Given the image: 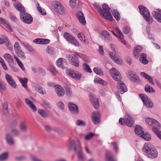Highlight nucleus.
Segmentation results:
<instances>
[{
    "mask_svg": "<svg viewBox=\"0 0 161 161\" xmlns=\"http://www.w3.org/2000/svg\"><path fill=\"white\" fill-rule=\"evenodd\" d=\"M94 8L96 9L99 12L100 15L103 18L110 21H112L113 17L111 15L109 10L110 8L106 4L102 6L103 9L99 7L98 5L96 3L93 4Z\"/></svg>",
    "mask_w": 161,
    "mask_h": 161,
    "instance_id": "f257e3e1",
    "label": "nucleus"
},
{
    "mask_svg": "<svg viewBox=\"0 0 161 161\" xmlns=\"http://www.w3.org/2000/svg\"><path fill=\"white\" fill-rule=\"evenodd\" d=\"M138 8L140 13L146 21L149 23H152L153 20L150 16V13L147 8L142 5H139Z\"/></svg>",
    "mask_w": 161,
    "mask_h": 161,
    "instance_id": "f03ea898",
    "label": "nucleus"
},
{
    "mask_svg": "<svg viewBox=\"0 0 161 161\" xmlns=\"http://www.w3.org/2000/svg\"><path fill=\"white\" fill-rule=\"evenodd\" d=\"M80 56L77 54H69L66 55V58L70 63L73 66L78 67L79 66L80 61L79 58Z\"/></svg>",
    "mask_w": 161,
    "mask_h": 161,
    "instance_id": "7ed1b4c3",
    "label": "nucleus"
},
{
    "mask_svg": "<svg viewBox=\"0 0 161 161\" xmlns=\"http://www.w3.org/2000/svg\"><path fill=\"white\" fill-rule=\"evenodd\" d=\"M110 47L112 51H111L109 52V55L110 57L117 64H121L122 63V60L121 58H118L116 56L117 55V51L115 49V46L113 44H110Z\"/></svg>",
    "mask_w": 161,
    "mask_h": 161,
    "instance_id": "20e7f679",
    "label": "nucleus"
},
{
    "mask_svg": "<svg viewBox=\"0 0 161 161\" xmlns=\"http://www.w3.org/2000/svg\"><path fill=\"white\" fill-rule=\"evenodd\" d=\"M20 18L21 20L24 23L29 24L32 22V17L30 14L26 13L25 12L20 14Z\"/></svg>",
    "mask_w": 161,
    "mask_h": 161,
    "instance_id": "39448f33",
    "label": "nucleus"
},
{
    "mask_svg": "<svg viewBox=\"0 0 161 161\" xmlns=\"http://www.w3.org/2000/svg\"><path fill=\"white\" fill-rule=\"evenodd\" d=\"M139 96L146 107L149 108L153 107V102L150 99H148L147 96L144 94H140Z\"/></svg>",
    "mask_w": 161,
    "mask_h": 161,
    "instance_id": "423d86ee",
    "label": "nucleus"
},
{
    "mask_svg": "<svg viewBox=\"0 0 161 161\" xmlns=\"http://www.w3.org/2000/svg\"><path fill=\"white\" fill-rule=\"evenodd\" d=\"M54 7L55 11L59 14L63 15L65 14V9L60 2L57 1L55 2L54 4Z\"/></svg>",
    "mask_w": 161,
    "mask_h": 161,
    "instance_id": "0eeeda50",
    "label": "nucleus"
},
{
    "mask_svg": "<svg viewBox=\"0 0 161 161\" xmlns=\"http://www.w3.org/2000/svg\"><path fill=\"white\" fill-rule=\"evenodd\" d=\"M134 119L132 115L128 113H125L124 118V123L127 126L131 127L134 125Z\"/></svg>",
    "mask_w": 161,
    "mask_h": 161,
    "instance_id": "6e6552de",
    "label": "nucleus"
},
{
    "mask_svg": "<svg viewBox=\"0 0 161 161\" xmlns=\"http://www.w3.org/2000/svg\"><path fill=\"white\" fill-rule=\"evenodd\" d=\"M109 72L110 75L114 80L118 81L121 80V74L116 69L113 68L110 70Z\"/></svg>",
    "mask_w": 161,
    "mask_h": 161,
    "instance_id": "1a4fd4ad",
    "label": "nucleus"
},
{
    "mask_svg": "<svg viewBox=\"0 0 161 161\" xmlns=\"http://www.w3.org/2000/svg\"><path fill=\"white\" fill-rule=\"evenodd\" d=\"M66 73L69 76L77 80L80 79L82 77L81 74L78 71H73L67 69L66 71Z\"/></svg>",
    "mask_w": 161,
    "mask_h": 161,
    "instance_id": "9d476101",
    "label": "nucleus"
},
{
    "mask_svg": "<svg viewBox=\"0 0 161 161\" xmlns=\"http://www.w3.org/2000/svg\"><path fill=\"white\" fill-rule=\"evenodd\" d=\"M68 147V149L70 150L80 151L81 150L80 145V144L76 145L75 141L73 140H70Z\"/></svg>",
    "mask_w": 161,
    "mask_h": 161,
    "instance_id": "9b49d317",
    "label": "nucleus"
},
{
    "mask_svg": "<svg viewBox=\"0 0 161 161\" xmlns=\"http://www.w3.org/2000/svg\"><path fill=\"white\" fill-rule=\"evenodd\" d=\"M100 114L98 112H93L91 118L92 122L96 125L99 124L100 121Z\"/></svg>",
    "mask_w": 161,
    "mask_h": 161,
    "instance_id": "f8f14e48",
    "label": "nucleus"
},
{
    "mask_svg": "<svg viewBox=\"0 0 161 161\" xmlns=\"http://www.w3.org/2000/svg\"><path fill=\"white\" fill-rule=\"evenodd\" d=\"M117 87L119 92L121 94H123L127 90V87L125 84L121 80L118 82Z\"/></svg>",
    "mask_w": 161,
    "mask_h": 161,
    "instance_id": "ddd939ff",
    "label": "nucleus"
},
{
    "mask_svg": "<svg viewBox=\"0 0 161 161\" xmlns=\"http://www.w3.org/2000/svg\"><path fill=\"white\" fill-rule=\"evenodd\" d=\"M146 122L149 125H152L154 127L158 128H160V123L156 120L151 118H147L145 119Z\"/></svg>",
    "mask_w": 161,
    "mask_h": 161,
    "instance_id": "4468645a",
    "label": "nucleus"
},
{
    "mask_svg": "<svg viewBox=\"0 0 161 161\" xmlns=\"http://www.w3.org/2000/svg\"><path fill=\"white\" fill-rule=\"evenodd\" d=\"M90 100L95 109H97L99 108L100 105L98 99L96 98L94 95H90Z\"/></svg>",
    "mask_w": 161,
    "mask_h": 161,
    "instance_id": "2eb2a0df",
    "label": "nucleus"
},
{
    "mask_svg": "<svg viewBox=\"0 0 161 161\" xmlns=\"http://www.w3.org/2000/svg\"><path fill=\"white\" fill-rule=\"evenodd\" d=\"M128 77L129 79L134 82L137 83L140 81L138 76L132 71L128 72Z\"/></svg>",
    "mask_w": 161,
    "mask_h": 161,
    "instance_id": "dca6fc26",
    "label": "nucleus"
},
{
    "mask_svg": "<svg viewBox=\"0 0 161 161\" xmlns=\"http://www.w3.org/2000/svg\"><path fill=\"white\" fill-rule=\"evenodd\" d=\"M5 78L7 82L12 87L14 88H16V84L13 79L10 75L6 74L5 75Z\"/></svg>",
    "mask_w": 161,
    "mask_h": 161,
    "instance_id": "f3484780",
    "label": "nucleus"
},
{
    "mask_svg": "<svg viewBox=\"0 0 161 161\" xmlns=\"http://www.w3.org/2000/svg\"><path fill=\"white\" fill-rule=\"evenodd\" d=\"M55 90L57 95L59 97L63 96L64 95V91L63 88L59 85L54 86Z\"/></svg>",
    "mask_w": 161,
    "mask_h": 161,
    "instance_id": "a211bd4d",
    "label": "nucleus"
},
{
    "mask_svg": "<svg viewBox=\"0 0 161 161\" xmlns=\"http://www.w3.org/2000/svg\"><path fill=\"white\" fill-rule=\"evenodd\" d=\"M152 14L154 18L159 22L161 23V10L157 9L156 11H154Z\"/></svg>",
    "mask_w": 161,
    "mask_h": 161,
    "instance_id": "6ab92c4d",
    "label": "nucleus"
},
{
    "mask_svg": "<svg viewBox=\"0 0 161 161\" xmlns=\"http://www.w3.org/2000/svg\"><path fill=\"white\" fill-rule=\"evenodd\" d=\"M68 107L69 110L74 114H77L79 113L78 106L75 104L70 103L68 104Z\"/></svg>",
    "mask_w": 161,
    "mask_h": 161,
    "instance_id": "aec40b11",
    "label": "nucleus"
},
{
    "mask_svg": "<svg viewBox=\"0 0 161 161\" xmlns=\"http://www.w3.org/2000/svg\"><path fill=\"white\" fill-rule=\"evenodd\" d=\"M100 37L103 40L110 41L112 39V37L110 34L106 31H103L100 34Z\"/></svg>",
    "mask_w": 161,
    "mask_h": 161,
    "instance_id": "412c9836",
    "label": "nucleus"
},
{
    "mask_svg": "<svg viewBox=\"0 0 161 161\" xmlns=\"http://www.w3.org/2000/svg\"><path fill=\"white\" fill-rule=\"evenodd\" d=\"M76 16L80 23L83 25L86 24L85 17L83 13L80 11H78L77 13Z\"/></svg>",
    "mask_w": 161,
    "mask_h": 161,
    "instance_id": "4be33fe9",
    "label": "nucleus"
},
{
    "mask_svg": "<svg viewBox=\"0 0 161 161\" xmlns=\"http://www.w3.org/2000/svg\"><path fill=\"white\" fill-rule=\"evenodd\" d=\"M33 42L36 44H46L50 42V40L48 39L37 38L33 41Z\"/></svg>",
    "mask_w": 161,
    "mask_h": 161,
    "instance_id": "5701e85b",
    "label": "nucleus"
},
{
    "mask_svg": "<svg viewBox=\"0 0 161 161\" xmlns=\"http://www.w3.org/2000/svg\"><path fill=\"white\" fill-rule=\"evenodd\" d=\"M3 57L5 60L8 63L9 66H11V64H14V60L13 57L9 54L8 53L4 54L3 55Z\"/></svg>",
    "mask_w": 161,
    "mask_h": 161,
    "instance_id": "b1692460",
    "label": "nucleus"
},
{
    "mask_svg": "<svg viewBox=\"0 0 161 161\" xmlns=\"http://www.w3.org/2000/svg\"><path fill=\"white\" fill-rule=\"evenodd\" d=\"M105 161H117L115 157L110 152H107L105 153Z\"/></svg>",
    "mask_w": 161,
    "mask_h": 161,
    "instance_id": "393cba45",
    "label": "nucleus"
},
{
    "mask_svg": "<svg viewBox=\"0 0 161 161\" xmlns=\"http://www.w3.org/2000/svg\"><path fill=\"white\" fill-rule=\"evenodd\" d=\"M25 101L26 104L31 108L33 112H35L36 111L37 108L32 101L27 98H25Z\"/></svg>",
    "mask_w": 161,
    "mask_h": 161,
    "instance_id": "a878e982",
    "label": "nucleus"
},
{
    "mask_svg": "<svg viewBox=\"0 0 161 161\" xmlns=\"http://www.w3.org/2000/svg\"><path fill=\"white\" fill-rule=\"evenodd\" d=\"M35 90L38 92L42 95L46 94V92L41 86L38 84L35 85L34 86Z\"/></svg>",
    "mask_w": 161,
    "mask_h": 161,
    "instance_id": "bb28decb",
    "label": "nucleus"
},
{
    "mask_svg": "<svg viewBox=\"0 0 161 161\" xmlns=\"http://www.w3.org/2000/svg\"><path fill=\"white\" fill-rule=\"evenodd\" d=\"M142 50V47L140 46H138L135 47L133 50V55L134 57L137 58L139 56V52Z\"/></svg>",
    "mask_w": 161,
    "mask_h": 161,
    "instance_id": "cd10ccee",
    "label": "nucleus"
},
{
    "mask_svg": "<svg viewBox=\"0 0 161 161\" xmlns=\"http://www.w3.org/2000/svg\"><path fill=\"white\" fill-rule=\"evenodd\" d=\"M155 149L153 146L150 143L145 144L142 148L143 151H154Z\"/></svg>",
    "mask_w": 161,
    "mask_h": 161,
    "instance_id": "c85d7f7f",
    "label": "nucleus"
},
{
    "mask_svg": "<svg viewBox=\"0 0 161 161\" xmlns=\"http://www.w3.org/2000/svg\"><path fill=\"white\" fill-rule=\"evenodd\" d=\"M15 8L20 12V14L25 12L24 7L21 4L19 3L16 2L14 4Z\"/></svg>",
    "mask_w": 161,
    "mask_h": 161,
    "instance_id": "c756f323",
    "label": "nucleus"
},
{
    "mask_svg": "<svg viewBox=\"0 0 161 161\" xmlns=\"http://www.w3.org/2000/svg\"><path fill=\"white\" fill-rule=\"evenodd\" d=\"M143 154L147 156L148 158H156L158 153L157 152H143Z\"/></svg>",
    "mask_w": 161,
    "mask_h": 161,
    "instance_id": "7c9ffc66",
    "label": "nucleus"
},
{
    "mask_svg": "<svg viewBox=\"0 0 161 161\" xmlns=\"http://www.w3.org/2000/svg\"><path fill=\"white\" fill-rule=\"evenodd\" d=\"M135 131L136 134L140 137L142 136V134L144 132L142 127L139 125L136 126Z\"/></svg>",
    "mask_w": 161,
    "mask_h": 161,
    "instance_id": "2f4dec72",
    "label": "nucleus"
},
{
    "mask_svg": "<svg viewBox=\"0 0 161 161\" xmlns=\"http://www.w3.org/2000/svg\"><path fill=\"white\" fill-rule=\"evenodd\" d=\"M6 139L7 143L10 145H13L14 144V142L12 136L9 134H7L6 135Z\"/></svg>",
    "mask_w": 161,
    "mask_h": 161,
    "instance_id": "473e14b6",
    "label": "nucleus"
},
{
    "mask_svg": "<svg viewBox=\"0 0 161 161\" xmlns=\"http://www.w3.org/2000/svg\"><path fill=\"white\" fill-rule=\"evenodd\" d=\"M141 75L142 76L145 77L146 79H147L153 85H154L153 79L150 76L143 72H141Z\"/></svg>",
    "mask_w": 161,
    "mask_h": 161,
    "instance_id": "72a5a7b5",
    "label": "nucleus"
},
{
    "mask_svg": "<svg viewBox=\"0 0 161 161\" xmlns=\"http://www.w3.org/2000/svg\"><path fill=\"white\" fill-rule=\"evenodd\" d=\"M65 62V59L62 58H59L56 61V64L59 67L63 68L64 64Z\"/></svg>",
    "mask_w": 161,
    "mask_h": 161,
    "instance_id": "f704fd0d",
    "label": "nucleus"
},
{
    "mask_svg": "<svg viewBox=\"0 0 161 161\" xmlns=\"http://www.w3.org/2000/svg\"><path fill=\"white\" fill-rule=\"evenodd\" d=\"M20 129L21 132L26 133L28 130V125L24 122H21L20 125Z\"/></svg>",
    "mask_w": 161,
    "mask_h": 161,
    "instance_id": "c9c22d12",
    "label": "nucleus"
},
{
    "mask_svg": "<svg viewBox=\"0 0 161 161\" xmlns=\"http://www.w3.org/2000/svg\"><path fill=\"white\" fill-rule=\"evenodd\" d=\"M141 58L139 60L140 62L144 64H147L148 63L147 60L146 59L147 55L144 53H142L140 54Z\"/></svg>",
    "mask_w": 161,
    "mask_h": 161,
    "instance_id": "e433bc0d",
    "label": "nucleus"
},
{
    "mask_svg": "<svg viewBox=\"0 0 161 161\" xmlns=\"http://www.w3.org/2000/svg\"><path fill=\"white\" fill-rule=\"evenodd\" d=\"M18 80L19 82L21 83L22 86L25 88H27V82L28 81V79L27 78H21L20 77H18Z\"/></svg>",
    "mask_w": 161,
    "mask_h": 161,
    "instance_id": "4c0bfd02",
    "label": "nucleus"
},
{
    "mask_svg": "<svg viewBox=\"0 0 161 161\" xmlns=\"http://www.w3.org/2000/svg\"><path fill=\"white\" fill-rule=\"evenodd\" d=\"M38 113L41 116L44 118H47L49 116L46 111L42 109H39L38 110Z\"/></svg>",
    "mask_w": 161,
    "mask_h": 161,
    "instance_id": "58836bf2",
    "label": "nucleus"
},
{
    "mask_svg": "<svg viewBox=\"0 0 161 161\" xmlns=\"http://www.w3.org/2000/svg\"><path fill=\"white\" fill-rule=\"evenodd\" d=\"M17 56L22 60H25L26 58L25 53L21 50L15 53Z\"/></svg>",
    "mask_w": 161,
    "mask_h": 161,
    "instance_id": "ea45409f",
    "label": "nucleus"
},
{
    "mask_svg": "<svg viewBox=\"0 0 161 161\" xmlns=\"http://www.w3.org/2000/svg\"><path fill=\"white\" fill-rule=\"evenodd\" d=\"M64 37L66 41L69 42L74 37L71 34L67 32H65L64 34Z\"/></svg>",
    "mask_w": 161,
    "mask_h": 161,
    "instance_id": "a19ab883",
    "label": "nucleus"
},
{
    "mask_svg": "<svg viewBox=\"0 0 161 161\" xmlns=\"http://www.w3.org/2000/svg\"><path fill=\"white\" fill-rule=\"evenodd\" d=\"M22 44L23 46L25 48L27 49L30 52L33 53L34 52V49L28 44L25 43H23Z\"/></svg>",
    "mask_w": 161,
    "mask_h": 161,
    "instance_id": "79ce46f5",
    "label": "nucleus"
},
{
    "mask_svg": "<svg viewBox=\"0 0 161 161\" xmlns=\"http://www.w3.org/2000/svg\"><path fill=\"white\" fill-rule=\"evenodd\" d=\"M65 93L66 95L68 97H71L73 96V93L71 88L68 86L65 88Z\"/></svg>",
    "mask_w": 161,
    "mask_h": 161,
    "instance_id": "37998d69",
    "label": "nucleus"
},
{
    "mask_svg": "<svg viewBox=\"0 0 161 161\" xmlns=\"http://www.w3.org/2000/svg\"><path fill=\"white\" fill-rule=\"evenodd\" d=\"M112 13L113 16L117 21L119 20L120 18V15L117 10H114L112 11Z\"/></svg>",
    "mask_w": 161,
    "mask_h": 161,
    "instance_id": "c03bdc74",
    "label": "nucleus"
},
{
    "mask_svg": "<svg viewBox=\"0 0 161 161\" xmlns=\"http://www.w3.org/2000/svg\"><path fill=\"white\" fill-rule=\"evenodd\" d=\"M94 82L96 83L102 84L103 85H106L107 84L106 81L99 78H95L94 80Z\"/></svg>",
    "mask_w": 161,
    "mask_h": 161,
    "instance_id": "a18cd8bd",
    "label": "nucleus"
},
{
    "mask_svg": "<svg viewBox=\"0 0 161 161\" xmlns=\"http://www.w3.org/2000/svg\"><path fill=\"white\" fill-rule=\"evenodd\" d=\"M94 72L100 76H103V73L101 69L98 68H95L93 69Z\"/></svg>",
    "mask_w": 161,
    "mask_h": 161,
    "instance_id": "49530a36",
    "label": "nucleus"
},
{
    "mask_svg": "<svg viewBox=\"0 0 161 161\" xmlns=\"http://www.w3.org/2000/svg\"><path fill=\"white\" fill-rule=\"evenodd\" d=\"M159 128L153 127V130L157 136L161 140V132L158 129Z\"/></svg>",
    "mask_w": 161,
    "mask_h": 161,
    "instance_id": "de8ad7c7",
    "label": "nucleus"
},
{
    "mask_svg": "<svg viewBox=\"0 0 161 161\" xmlns=\"http://www.w3.org/2000/svg\"><path fill=\"white\" fill-rule=\"evenodd\" d=\"M83 69L87 72L90 73L92 72V70L91 69L89 65L86 63H83Z\"/></svg>",
    "mask_w": 161,
    "mask_h": 161,
    "instance_id": "09e8293b",
    "label": "nucleus"
},
{
    "mask_svg": "<svg viewBox=\"0 0 161 161\" xmlns=\"http://www.w3.org/2000/svg\"><path fill=\"white\" fill-rule=\"evenodd\" d=\"M145 90L146 92L150 93L151 92H154L155 91L152 87L148 85H146L145 86Z\"/></svg>",
    "mask_w": 161,
    "mask_h": 161,
    "instance_id": "8fccbe9b",
    "label": "nucleus"
},
{
    "mask_svg": "<svg viewBox=\"0 0 161 161\" xmlns=\"http://www.w3.org/2000/svg\"><path fill=\"white\" fill-rule=\"evenodd\" d=\"M47 52L50 54H53L54 53V48L51 46H48L47 47Z\"/></svg>",
    "mask_w": 161,
    "mask_h": 161,
    "instance_id": "3c124183",
    "label": "nucleus"
},
{
    "mask_svg": "<svg viewBox=\"0 0 161 161\" xmlns=\"http://www.w3.org/2000/svg\"><path fill=\"white\" fill-rule=\"evenodd\" d=\"M8 153L7 152L4 153L0 155V161H3L7 159Z\"/></svg>",
    "mask_w": 161,
    "mask_h": 161,
    "instance_id": "603ef678",
    "label": "nucleus"
},
{
    "mask_svg": "<svg viewBox=\"0 0 161 161\" xmlns=\"http://www.w3.org/2000/svg\"><path fill=\"white\" fill-rule=\"evenodd\" d=\"M42 106L45 108H48L49 109L51 108V105L47 101L43 100L42 102Z\"/></svg>",
    "mask_w": 161,
    "mask_h": 161,
    "instance_id": "864d4df0",
    "label": "nucleus"
},
{
    "mask_svg": "<svg viewBox=\"0 0 161 161\" xmlns=\"http://www.w3.org/2000/svg\"><path fill=\"white\" fill-rule=\"evenodd\" d=\"M36 7L37 10L42 15H46V13L44 10H42L41 7L39 6V4L38 2H37Z\"/></svg>",
    "mask_w": 161,
    "mask_h": 161,
    "instance_id": "5fc2aeb1",
    "label": "nucleus"
},
{
    "mask_svg": "<svg viewBox=\"0 0 161 161\" xmlns=\"http://www.w3.org/2000/svg\"><path fill=\"white\" fill-rule=\"evenodd\" d=\"M69 42L77 47L79 46L80 45L78 41H77L74 37Z\"/></svg>",
    "mask_w": 161,
    "mask_h": 161,
    "instance_id": "6e6d98bb",
    "label": "nucleus"
},
{
    "mask_svg": "<svg viewBox=\"0 0 161 161\" xmlns=\"http://www.w3.org/2000/svg\"><path fill=\"white\" fill-rule=\"evenodd\" d=\"M14 49L15 53L21 49L19 43L18 42H16L14 45Z\"/></svg>",
    "mask_w": 161,
    "mask_h": 161,
    "instance_id": "4d7b16f0",
    "label": "nucleus"
},
{
    "mask_svg": "<svg viewBox=\"0 0 161 161\" xmlns=\"http://www.w3.org/2000/svg\"><path fill=\"white\" fill-rule=\"evenodd\" d=\"M140 137L143 138L146 141H149L151 139V136L150 135L146 133H143L142 134V136H141Z\"/></svg>",
    "mask_w": 161,
    "mask_h": 161,
    "instance_id": "13d9d810",
    "label": "nucleus"
},
{
    "mask_svg": "<svg viewBox=\"0 0 161 161\" xmlns=\"http://www.w3.org/2000/svg\"><path fill=\"white\" fill-rule=\"evenodd\" d=\"M130 28L128 26H125L123 27L122 31L125 34H127L130 31Z\"/></svg>",
    "mask_w": 161,
    "mask_h": 161,
    "instance_id": "bf43d9fd",
    "label": "nucleus"
},
{
    "mask_svg": "<svg viewBox=\"0 0 161 161\" xmlns=\"http://www.w3.org/2000/svg\"><path fill=\"white\" fill-rule=\"evenodd\" d=\"M94 136H95L94 133L90 132L85 137V139L86 140H89L91 139Z\"/></svg>",
    "mask_w": 161,
    "mask_h": 161,
    "instance_id": "052dcab7",
    "label": "nucleus"
},
{
    "mask_svg": "<svg viewBox=\"0 0 161 161\" xmlns=\"http://www.w3.org/2000/svg\"><path fill=\"white\" fill-rule=\"evenodd\" d=\"M69 5L72 8H75L76 5V0H70Z\"/></svg>",
    "mask_w": 161,
    "mask_h": 161,
    "instance_id": "680f3d73",
    "label": "nucleus"
},
{
    "mask_svg": "<svg viewBox=\"0 0 161 161\" xmlns=\"http://www.w3.org/2000/svg\"><path fill=\"white\" fill-rule=\"evenodd\" d=\"M3 109L5 114L8 113V105L6 103H4L3 105Z\"/></svg>",
    "mask_w": 161,
    "mask_h": 161,
    "instance_id": "e2e57ef3",
    "label": "nucleus"
},
{
    "mask_svg": "<svg viewBox=\"0 0 161 161\" xmlns=\"http://www.w3.org/2000/svg\"><path fill=\"white\" fill-rule=\"evenodd\" d=\"M9 16L11 20L13 22H15L17 21V18L14 14L10 13Z\"/></svg>",
    "mask_w": 161,
    "mask_h": 161,
    "instance_id": "0e129e2a",
    "label": "nucleus"
},
{
    "mask_svg": "<svg viewBox=\"0 0 161 161\" xmlns=\"http://www.w3.org/2000/svg\"><path fill=\"white\" fill-rule=\"evenodd\" d=\"M57 105L58 108H59L61 110L64 109V104L61 101H59L57 103Z\"/></svg>",
    "mask_w": 161,
    "mask_h": 161,
    "instance_id": "69168bd1",
    "label": "nucleus"
},
{
    "mask_svg": "<svg viewBox=\"0 0 161 161\" xmlns=\"http://www.w3.org/2000/svg\"><path fill=\"white\" fill-rule=\"evenodd\" d=\"M120 39L122 42L124 44L126 45V42L124 39V35L123 33H121L118 35Z\"/></svg>",
    "mask_w": 161,
    "mask_h": 161,
    "instance_id": "338daca9",
    "label": "nucleus"
},
{
    "mask_svg": "<svg viewBox=\"0 0 161 161\" xmlns=\"http://www.w3.org/2000/svg\"><path fill=\"white\" fill-rule=\"evenodd\" d=\"M49 70L53 75H55L57 73V71L55 68L53 66H50L48 68Z\"/></svg>",
    "mask_w": 161,
    "mask_h": 161,
    "instance_id": "774afa93",
    "label": "nucleus"
}]
</instances>
